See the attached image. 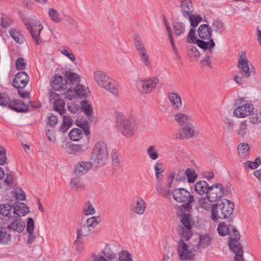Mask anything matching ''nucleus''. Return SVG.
Returning a JSON list of instances; mask_svg holds the SVG:
<instances>
[{
    "label": "nucleus",
    "instance_id": "1",
    "mask_svg": "<svg viewBox=\"0 0 261 261\" xmlns=\"http://www.w3.org/2000/svg\"><path fill=\"white\" fill-rule=\"evenodd\" d=\"M25 25L37 45H40L50 41L48 32L43 31L42 23L36 17H33L31 21L26 23Z\"/></svg>",
    "mask_w": 261,
    "mask_h": 261
},
{
    "label": "nucleus",
    "instance_id": "2",
    "mask_svg": "<svg viewBox=\"0 0 261 261\" xmlns=\"http://www.w3.org/2000/svg\"><path fill=\"white\" fill-rule=\"evenodd\" d=\"M94 81L99 86L113 95L118 93L119 89L117 84L105 72L97 70L94 73Z\"/></svg>",
    "mask_w": 261,
    "mask_h": 261
},
{
    "label": "nucleus",
    "instance_id": "3",
    "mask_svg": "<svg viewBox=\"0 0 261 261\" xmlns=\"http://www.w3.org/2000/svg\"><path fill=\"white\" fill-rule=\"evenodd\" d=\"M109 149L107 145L102 141L97 142L93 147L91 160L96 166L106 164L109 158Z\"/></svg>",
    "mask_w": 261,
    "mask_h": 261
},
{
    "label": "nucleus",
    "instance_id": "4",
    "mask_svg": "<svg viewBox=\"0 0 261 261\" xmlns=\"http://www.w3.org/2000/svg\"><path fill=\"white\" fill-rule=\"evenodd\" d=\"M233 207V204L227 199H224L220 203L214 204L212 208V219L214 221L225 219L232 214Z\"/></svg>",
    "mask_w": 261,
    "mask_h": 261
},
{
    "label": "nucleus",
    "instance_id": "5",
    "mask_svg": "<svg viewBox=\"0 0 261 261\" xmlns=\"http://www.w3.org/2000/svg\"><path fill=\"white\" fill-rule=\"evenodd\" d=\"M116 117V127L121 134L126 137L130 138L133 136L135 129L132 126L131 122L127 119L124 114L120 111L115 112Z\"/></svg>",
    "mask_w": 261,
    "mask_h": 261
},
{
    "label": "nucleus",
    "instance_id": "6",
    "mask_svg": "<svg viewBox=\"0 0 261 261\" xmlns=\"http://www.w3.org/2000/svg\"><path fill=\"white\" fill-rule=\"evenodd\" d=\"M159 81L156 76L140 78L136 81V87L140 93L149 94L155 90Z\"/></svg>",
    "mask_w": 261,
    "mask_h": 261
},
{
    "label": "nucleus",
    "instance_id": "7",
    "mask_svg": "<svg viewBox=\"0 0 261 261\" xmlns=\"http://www.w3.org/2000/svg\"><path fill=\"white\" fill-rule=\"evenodd\" d=\"M231 192V188L229 186L224 187L222 185L217 183L210 186L206 195L212 202H216L223 196L228 195Z\"/></svg>",
    "mask_w": 261,
    "mask_h": 261
},
{
    "label": "nucleus",
    "instance_id": "8",
    "mask_svg": "<svg viewBox=\"0 0 261 261\" xmlns=\"http://www.w3.org/2000/svg\"><path fill=\"white\" fill-rule=\"evenodd\" d=\"M237 67L246 78H249L256 73L253 65L248 59L245 51H242L239 55Z\"/></svg>",
    "mask_w": 261,
    "mask_h": 261
},
{
    "label": "nucleus",
    "instance_id": "9",
    "mask_svg": "<svg viewBox=\"0 0 261 261\" xmlns=\"http://www.w3.org/2000/svg\"><path fill=\"white\" fill-rule=\"evenodd\" d=\"M182 225L178 226V231L180 236L183 239L189 240L193 235L191 230L193 221L190 214H184L180 217Z\"/></svg>",
    "mask_w": 261,
    "mask_h": 261
},
{
    "label": "nucleus",
    "instance_id": "10",
    "mask_svg": "<svg viewBox=\"0 0 261 261\" xmlns=\"http://www.w3.org/2000/svg\"><path fill=\"white\" fill-rule=\"evenodd\" d=\"M195 30L191 29L187 37L186 41L189 43H196L200 48L204 50H208L210 53L213 52V49L215 46V43L213 39H210L208 41H204L200 39H197L195 36Z\"/></svg>",
    "mask_w": 261,
    "mask_h": 261
},
{
    "label": "nucleus",
    "instance_id": "11",
    "mask_svg": "<svg viewBox=\"0 0 261 261\" xmlns=\"http://www.w3.org/2000/svg\"><path fill=\"white\" fill-rule=\"evenodd\" d=\"M177 253L180 260H191L195 255V249L192 245L187 244L184 240L178 242Z\"/></svg>",
    "mask_w": 261,
    "mask_h": 261
},
{
    "label": "nucleus",
    "instance_id": "12",
    "mask_svg": "<svg viewBox=\"0 0 261 261\" xmlns=\"http://www.w3.org/2000/svg\"><path fill=\"white\" fill-rule=\"evenodd\" d=\"M173 197L178 202H187L185 205L188 211L191 209L190 203L194 201V197L189 191L183 188L176 189L173 191Z\"/></svg>",
    "mask_w": 261,
    "mask_h": 261
},
{
    "label": "nucleus",
    "instance_id": "13",
    "mask_svg": "<svg viewBox=\"0 0 261 261\" xmlns=\"http://www.w3.org/2000/svg\"><path fill=\"white\" fill-rule=\"evenodd\" d=\"M254 109V105L249 102L240 103L233 112V116L237 118H245L251 114Z\"/></svg>",
    "mask_w": 261,
    "mask_h": 261
},
{
    "label": "nucleus",
    "instance_id": "14",
    "mask_svg": "<svg viewBox=\"0 0 261 261\" xmlns=\"http://www.w3.org/2000/svg\"><path fill=\"white\" fill-rule=\"evenodd\" d=\"M146 208V202L142 198L136 196L133 198L130 208L132 212L139 215H142L144 214Z\"/></svg>",
    "mask_w": 261,
    "mask_h": 261
},
{
    "label": "nucleus",
    "instance_id": "15",
    "mask_svg": "<svg viewBox=\"0 0 261 261\" xmlns=\"http://www.w3.org/2000/svg\"><path fill=\"white\" fill-rule=\"evenodd\" d=\"M29 80V76L25 72H19L15 75L13 82V86L16 88H23L26 86Z\"/></svg>",
    "mask_w": 261,
    "mask_h": 261
},
{
    "label": "nucleus",
    "instance_id": "16",
    "mask_svg": "<svg viewBox=\"0 0 261 261\" xmlns=\"http://www.w3.org/2000/svg\"><path fill=\"white\" fill-rule=\"evenodd\" d=\"M117 246L115 244H107L101 250V255L108 260H112L116 257Z\"/></svg>",
    "mask_w": 261,
    "mask_h": 261
},
{
    "label": "nucleus",
    "instance_id": "17",
    "mask_svg": "<svg viewBox=\"0 0 261 261\" xmlns=\"http://www.w3.org/2000/svg\"><path fill=\"white\" fill-rule=\"evenodd\" d=\"M51 86L55 90L63 91L67 87V81L64 77L56 75L51 80Z\"/></svg>",
    "mask_w": 261,
    "mask_h": 261
},
{
    "label": "nucleus",
    "instance_id": "18",
    "mask_svg": "<svg viewBox=\"0 0 261 261\" xmlns=\"http://www.w3.org/2000/svg\"><path fill=\"white\" fill-rule=\"evenodd\" d=\"M25 227V223L22 219L16 218L8 225L7 228L9 230L20 233L23 231Z\"/></svg>",
    "mask_w": 261,
    "mask_h": 261
},
{
    "label": "nucleus",
    "instance_id": "19",
    "mask_svg": "<svg viewBox=\"0 0 261 261\" xmlns=\"http://www.w3.org/2000/svg\"><path fill=\"white\" fill-rule=\"evenodd\" d=\"M180 11L185 18L194 12V7L191 0H183L180 4Z\"/></svg>",
    "mask_w": 261,
    "mask_h": 261
},
{
    "label": "nucleus",
    "instance_id": "20",
    "mask_svg": "<svg viewBox=\"0 0 261 261\" xmlns=\"http://www.w3.org/2000/svg\"><path fill=\"white\" fill-rule=\"evenodd\" d=\"M168 99L172 108L175 110H179L182 107V101L180 96L174 92L169 93Z\"/></svg>",
    "mask_w": 261,
    "mask_h": 261
},
{
    "label": "nucleus",
    "instance_id": "21",
    "mask_svg": "<svg viewBox=\"0 0 261 261\" xmlns=\"http://www.w3.org/2000/svg\"><path fill=\"white\" fill-rule=\"evenodd\" d=\"M48 15L50 19L55 23H59L64 19L63 13L59 12L57 9L54 8H49L48 9Z\"/></svg>",
    "mask_w": 261,
    "mask_h": 261
},
{
    "label": "nucleus",
    "instance_id": "22",
    "mask_svg": "<svg viewBox=\"0 0 261 261\" xmlns=\"http://www.w3.org/2000/svg\"><path fill=\"white\" fill-rule=\"evenodd\" d=\"M229 230L227 234L229 236L230 241L229 242V247L230 248V244H233L234 246H241L238 240L240 239L239 232L233 225H229Z\"/></svg>",
    "mask_w": 261,
    "mask_h": 261
},
{
    "label": "nucleus",
    "instance_id": "23",
    "mask_svg": "<svg viewBox=\"0 0 261 261\" xmlns=\"http://www.w3.org/2000/svg\"><path fill=\"white\" fill-rule=\"evenodd\" d=\"M92 167V164L89 161H81L78 163L74 168V171L77 174H85Z\"/></svg>",
    "mask_w": 261,
    "mask_h": 261
},
{
    "label": "nucleus",
    "instance_id": "24",
    "mask_svg": "<svg viewBox=\"0 0 261 261\" xmlns=\"http://www.w3.org/2000/svg\"><path fill=\"white\" fill-rule=\"evenodd\" d=\"M199 37L202 39H208L212 34L211 28L206 24L200 25L197 30Z\"/></svg>",
    "mask_w": 261,
    "mask_h": 261
},
{
    "label": "nucleus",
    "instance_id": "25",
    "mask_svg": "<svg viewBox=\"0 0 261 261\" xmlns=\"http://www.w3.org/2000/svg\"><path fill=\"white\" fill-rule=\"evenodd\" d=\"M250 146L246 143H241L238 146L237 151L239 156L244 160L249 158L250 156Z\"/></svg>",
    "mask_w": 261,
    "mask_h": 261
},
{
    "label": "nucleus",
    "instance_id": "26",
    "mask_svg": "<svg viewBox=\"0 0 261 261\" xmlns=\"http://www.w3.org/2000/svg\"><path fill=\"white\" fill-rule=\"evenodd\" d=\"M195 136V131L190 126H183L180 132L176 135V138L182 140L185 138H191Z\"/></svg>",
    "mask_w": 261,
    "mask_h": 261
},
{
    "label": "nucleus",
    "instance_id": "27",
    "mask_svg": "<svg viewBox=\"0 0 261 261\" xmlns=\"http://www.w3.org/2000/svg\"><path fill=\"white\" fill-rule=\"evenodd\" d=\"M210 186L208 183L204 180H199L195 184V191L200 195H207Z\"/></svg>",
    "mask_w": 261,
    "mask_h": 261
},
{
    "label": "nucleus",
    "instance_id": "28",
    "mask_svg": "<svg viewBox=\"0 0 261 261\" xmlns=\"http://www.w3.org/2000/svg\"><path fill=\"white\" fill-rule=\"evenodd\" d=\"M174 117L175 121L180 126L188 124L192 120V118L190 116L181 112L177 113L175 114Z\"/></svg>",
    "mask_w": 261,
    "mask_h": 261
},
{
    "label": "nucleus",
    "instance_id": "29",
    "mask_svg": "<svg viewBox=\"0 0 261 261\" xmlns=\"http://www.w3.org/2000/svg\"><path fill=\"white\" fill-rule=\"evenodd\" d=\"M14 214L18 217L24 216L30 211L29 207L23 203H18L13 206Z\"/></svg>",
    "mask_w": 261,
    "mask_h": 261
},
{
    "label": "nucleus",
    "instance_id": "30",
    "mask_svg": "<svg viewBox=\"0 0 261 261\" xmlns=\"http://www.w3.org/2000/svg\"><path fill=\"white\" fill-rule=\"evenodd\" d=\"M9 108L16 112H23L28 109V105L25 104L21 100H14L13 101H10Z\"/></svg>",
    "mask_w": 261,
    "mask_h": 261
},
{
    "label": "nucleus",
    "instance_id": "31",
    "mask_svg": "<svg viewBox=\"0 0 261 261\" xmlns=\"http://www.w3.org/2000/svg\"><path fill=\"white\" fill-rule=\"evenodd\" d=\"M135 46L140 59L148 55L147 49L142 41L139 37L135 39Z\"/></svg>",
    "mask_w": 261,
    "mask_h": 261
},
{
    "label": "nucleus",
    "instance_id": "32",
    "mask_svg": "<svg viewBox=\"0 0 261 261\" xmlns=\"http://www.w3.org/2000/svg\"><path fill=\"white\" fill-rule=\"evenodd\" d=\"M90 228L86 225H83L76 230V240L79 242H82L84 238L88 237L91 232Z\"/></svg>",
    "mask_w": 261,
    "mask_h": 261
},
{
    "label": "nucleus",
    "instance_id": "33",
    "mask_svg": "<svg viewBox=\"0 0 261 261\" xmlns=\"http://www.w3.org/2000/svg\"><path fill=\"white\" fill-rule=\"evenodd\" d=\"M212 236L208 233H203L199 235L198 247L204 248L207 247L211 243Z\"/></svg>",
    "mask_w": 261,
    "mask_h": 261
},
{
    "label": "nucleus",
    "instance_id": "34",
    "mask_svg": "<svg viewBox=\"0 0 261 261\" xmlns=\"http://www.w3.org/2000/svg\"><path fill=\"white\" fill-rule=\"evenodd\" d=\"M74 89L77 93V98H86L89 95V89L82 84H77Z\"/></svg>",
    "mask_w": 261,
    "mask_h": 261
},
{
    "label": "nucleus",
    "instance_id": "35",
    "mask_svg": "<svg viewBox=\"0 0 261 261\" xmlns=\"http://www.w3.org/2000/svg\"><path fill=\"white\" fill-rule=\"evenodd\" d=\"M148 157L153 161L156 160L160 157V153L156 145L149 146L146 149Z\"/></svg>",
    "mask_w": 261,
    "mask_h": 261
},
{
    "label": "nucleus",
    "instance_id": "36",
    "mask_svg": "<svg viewBox=\"0 0 261 261\" xmlns=\"http://www.w3.org/2000/svg\"><path fill=\"white\" fill-rule=\"evenodd\" d=\"M231 250L235 254L234 261H245L243 258V251L241 246H234L233 244H230Z\"/></svg>",
    "mask_w": 261,
    "mask_h": 261
},
{
    "label": "nucleus",
    "instance_id": "37",
    "mask_svg": "<svg viewBox=\"0 0 261 261\" xmlns=\"http://www.w3.org/2000/svg\"><path fill=\"white\" fill-rule=\"evenodd\" d=\"M185 18L189 20L190 25L193 29L196 27L202 20L201 16L194 13V12L192 13L188 16L185 17Z\"/></svg>",
    "mask_w": 261,
    "mask_h": 261
},
{
    "label": "nucleus",
    "instance_id": "38",
    "mask_svg": "<svg viewBox=\"0 0 261 261\" xmlns=\"http://www.w3.org/2000/svg\"><path fill=\"white\" fill-rule=\"evenodd\" d=\"M248 117L249 122L251 124H257L261 122V111L254 109Z\"/></svg>",
    "mask_w": 261,
    "mask_h": 261
},
{
    "label": "nucleus",
    "instance_id": "39",
    "mask_svg": "<svg viewBox=\"0 0 261 261\" xmlns=\"http://www.w3.org/2000/svg\"><path fill=\"white\" fill-rule=\"evenodd\" d=\"M187 54L191 61L197 60L200 57V53L197 48L191 45L187 47Z\"/></svg>",
    "mask_w": 261,
    "mask_h": 261
},
{
    "label": "nucleus",
    "instance_id": "40",
    "mask_svg": "<svg viewBox=\"0 0 261 261\" xmlns=\"http://www.w3.org/2000/svg\"><path fill=\"white\" fill-rule=\"evenodd\" d=\"M249 132L248 123L246 120H243L240 122L237 129V134L241 137H244Z\"/></svg>",
    "mask_w": 261,
    "mask_h": 261
},
{
    "label": "nucleus",
    "instance_id": "41",
    "mask_svg": "<svg viewBox=\"0 0 261 261\" xmlns=\"http://www.w3.org/2000/svg\"><path fill=\"white\" fill-rule=\"evenodd\" d=\"M13 207L7 204L1 205L0 208V213L4 216L10 218L14 214Z\"/></svg>",
    "mask_w": 261,
    "mask_h": 261
},
{
    "label": "nucleus",
    "instance_id": "42",
    "mask_svg": "<svg viewBox=\"0 0 261 261\" xmlns=\"http://www.w3.org/2000/svg\"><path fill=\"white\" fill-rule=\"evenodd\" d=\"M96 213V210L90 201L86 202L83 207V214L85 216L93 215Z\"/></svg>",
    "mask_w": 261,
    "mask_h": 261
},
{
    "label": "nucleus",
    "instance_id": "43",
    "mask_svg": "<svg viewBox=\"0 0 261 261\" xmlns=\"http://www.w3.org/2000/svg\"><path fill=\"white\" fill-rule=\"evenodd\" d=\"M81 108L84 113L89 116H91L93 113L92 104L88 100H84L81 102Z\"/></svg>",
    "mask_w": 261,
    "mask_h": 261
},
{
    "label": "nucleus",
    "instance_id": "44",
    "mask_svg": "<svg viewBox=\"0 0 261 261\" xmlns=\"http://www.w3.org/2000/svg\"><path fill=\"white\" fill-rule=\"evenodd\" d=\"M70 186L74 190H81L84 187V182L80 178L77 177H73L71 179Z\"/></svg>",
    "mask_w": 261,
    "mask_h": 261
},
{
    "label": "nucleus",
    "instance_id": "45",
    "mask_svg": "<svg viewBox=\"0 0 261 261\" xmlns=\"http://www.w3.org/2000/svg\"><path fill=\"white\" fill-rule=\"evenodd\" d=\"M10 35L18 43L22 44L24 38L22 34L15 29H11L9 31Z\"/></svg>",
    "mask_w": 261,
    "mask_h": 261
},
{
    "label": "nucleus",
    "instance_id": "46",
    "mask_svg": "<svg viewBox=\"0 0 261 261\" xmlns=\"http://www.w3.org/2000/svg\"><path fill=\"white\" fill-rule=\"evenodd\" d=\"M72 123V119L68 116H64L63 117V123L59 127V130L62 133L66 132L71 126Z\"/></svg>",
    "mask_w": 261,
    "mask_h": 261
},
{
    "label": "nucleus",
    "instance_id": "47",
    "mask_svg": "<svg viewBox=\"0 0 261 261\" xmlns=\"http://www.w3.org/2000/svg\"><path fill=\"white\" fill-rule=\"evenodd\" d=\"M11 236L7 233L6 230L0 227V244L6 245L11 242Z\"/></svg>",
    "mask_w": 261,
    "mask_h": 261
},
{
    "label": "nucleus",
    "instance_id": "48",
    "mask_svg": "<svg viewBox=\"0 0 261 261\" xmlns=\"http://www.w3.org/2000/svg\"><path fill=\"white\" fill-rule=\"evenodd\" d=\"M66 151L71 154H76L80 152L81 147L77 145L66 144L63 146Z\"/></svg>",
    "mask_w": 261,
    "mask_h": 261
},
{
    "label": "nucleus",
    "instance_id": "49",
    "mask_svg": "<svg viewBox=\"0 0 261 261\" xmlns=\"http://www.w3.org/2000/svg\"><path fill=\"white\" fill-rule=\"evenodd\" d=\"M82 130L79 128H73L69 134L70 139L74 141L80 140L82 138Z\"/></svg>",
    "mask_w": 261,
    "mask_h": 261
},
{
    "label": "nucleus",
    "instance_id": "50",
    "mask_svg": "<svg viewBox=\"0 0 261 261\" xmlns=\"http://www.w3.org/2000/svg\"><path fill=\"white\" fill-rule=\"evenodd\" d=\"M154 170L157 179L161 180L163 178L162 173L164 172L163 164L160 162H156L154 166Z\"/></svg>",
    "mask_w": 261,
    "mask_h": 261
},
{
    "label": "nucleus",
    "instance_id": "51",
    "mask_svg": "<svg viewBox=\"0 0 261 261\" xmlns=\"http://www.w3.org/2000/svg\"><path fill=\"white\" fill-rule=\"evenodd\" d=\"M64 75L72 83H76L80 82V77L75 72L70 70L66 71L64 73Z\"/></svg>",
    "mask_w": 261,
    "mask_h": 261
},
{
    "label": "nucleus",
    "instance_id": "52",
    "mask_svg": "<svg viewBox=\"0 0 261 261\" xmlns=\"http://www.w3.org/2000/svg\"><path fill=\"white\" fill-rule=\"evenodd\" d=\"M212 202L207 196L206 195L205 197H201L198 200V205L201 208L205 210H209L211 208L212 204L211 203Z\"/></svg>",
    "mask_w": 261,
    "mask_h": 261
},
{
    "label": "nucleus",
    "instance_id": "53",
    "mask_svg": "<svg viewBox=\"0 0 261 261\" xmlns=\"http://www.w3.org/2000/svg\"><path fill=\"white\" fill-rule=\"evenodd\" d=\"M54 109L59 112L61 115H62L65 111L64 101L61 99L56 101L54 103Z\"/></svg>",
    "mask_w": 261,
    "mask_h": 261
},
{
    "label": "nucleus",
    "instance_id": "54",
    "mask_svg": "<svg viewBox=\"0 0 261 261\" xmlns=\"http://www.w3.org/2000/svg\"><path fill=\"white\" fill-rule=\"evenodd\" d=\"M119 261H133V256L127 250H122L118 253Z\"/></svg>",
    "mask_w": 261,
    "mask_h": 261
},
{
    "label": "nucleus",
    "instance_id": "55",
    "mask_svg": "<svg viewBox=\"0 0 261 261\" xmlns=\"http://www.w3.org/2000/svg\"><path fill=\"white\" fill-rule=\"evenodd\" d=\"M175 178L176 181H183L186 179L185 171L184 169H179L177 172H174L171 175V180Z\"/></svg>",
    "mask_w": 261,
    "mask_h": 261
},
{
    "label": "nucleus",
    "instance_id": "56",
    "mask_svg": "<svg viewBox=\"0 0 261 261\" xmlns=\"http://www.w3.org/2000/svg\"><path fill=\"white\" fill-rule=\"evenodd\" d=\"M12 23V21L5 14L0 13V27L3 28L9 27Z\"/></svg>",
    "mask_w": 261,
    "mask_h": 261
},
{
    "label": "nucleus",
    "instance_id": "57",
    "mask_svg": "<svg viewBox=\"0 0 261 261\" xmlns=\"http://www.w3.org/2000/svg\"><path fill=\"white\" fill-rule=\"evenodd\" d=\"M186 177L188 178L189 182H194L197 178V174L195 171L192 169H188L185 171Z\"/></svg>",
    "mask_w": 261,
    "mask_h": 261
},
{
    "label": "nucleus",
    "instance_id": "58",
    "mask_svg": "<svg viewBox=\"0 0 261 261\" xmlns=\"http://www.w3.org/2000/svg\"><path fill=\"white\" fill-rule=\"evenodd\" d=\"M173 28L175 34L177 36H179L180 34L184 33L185 31V25L182 22L175 23L173 25Z\"/></svg>",
    "mask_w": 261,
    "mask_h": 261
},
{
    "label": "nucleus",
    "instance_id": "59",
    "mask_svg": "<svg viewBox=\"0 0 261 261\" xmlns=\"http://www.w3.org/2000/svg\"><path fill=\"white\" fill-rule=\"evenodd\" d=\"M113 166L118 168L120 166V157L116 151H113L111 155Z\"/></svg>",
    "mask_w": 261,
    "mask_h": 261
},
{
    "label": "nucleus",
    "instance_id": "60",
    "mask_svg": "<svg viewBox=\"0 0 261 261\" xmlns=\"http://www.w3.org/2000/svg\"><path fill=\"white\" fill-rule=\"evenodd\" d=\"M76 94L74 88H69L64 93V95L65 98L72 100L77 98Z\"/></svg>",
    "mask_w": 261,
    "mask_h": 261
},
{
    "label": "nucleus",
    "instance_id": "61",
    "mask_svg": "<svg viewBox=\"0 0 261 261\" xmlns=\"http://www.w3.org/2000/svg\"><path fill=\"white\" fill-rule=\"evenodd\" d=\"M229 225H226L224 223H220L217 230L218 232L221 236H224L228 234L229 232Z\"/></svg>",
    "mask_w": 261,
    "mask_h": 261
},
{
    "label": "nucleus",
    "instance_id": "62",
    "mask_svg": "<svg viewBox=\"0 0 261 261\" xmlns=\"http://www.w3.org/2000/svg\"><path fill=\"white\" fill-rule=\"evenodd\" d=\"M13 196L17 200H24L25 199V194L24 191L20 189L16 188L13 192Z\"/></svg>",
    "mask_w": 261,
    "mask_h": 261
},
{
    "label": "nucleus",
    "instance_id": "63",
    "mask_svg": "<svg viewBox=\"0 0 261 261\" xmlns=\"http://www.w3.org/2000/svg\"><path fill=\"white\" fill-rule=\"evenodd\" d=\"M98 217H91L88 218L86 222L85 225L88 226V227H94L98 225L99 222L98 221Z\"/></svg>",
    "mask_w": 261,
    "mask_h": 261
},
{
    "label": "nucleus",
    "instance_id": "64",
    "mask_svg": "<svg viewBox=\"0 0 261 261\" xmlns=\"http://www.w3.org/2000/svg\"><path fill=\"white\" fill-rule=\"evenodd\" d=\"M61 53L69 59L74 64H77L74 55L71 51L64 49L61 50Z\"/></svg>",
    "mask_w": 261,
    "mask_h": 261
}]
</instances>
